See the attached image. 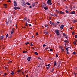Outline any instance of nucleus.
<instances>
[{
  "mask_svg": "<svg viewBox=\"0 0 77 77\" xmlns=\"http://www.w3.org/2000/svg\"><path fill=\"white\" fill-rule=\"evenodd\" d=\"M47 3L48 5H51L52 4L51 0H48L47 1Z\"/></svg>",
  "mask_w": 77,
  "mask_h": 77,
  "instance_id": "nucleus-1",
  "label": "nucleus"
},
{
  "mask_svg": "<svg viewBox=\"0 0 77 77\" xmlns=\"http://www.w3.org/2000/svg\"><path fill=\"white\" fill-rule=\"evenodd\" d=\"M55 33L56 35H59V31L58 30H56L55 31Z\"/></svg>",
  "mask_w": 77,
  "mask_h": 77,
  "instance_id": "nucleus-2",
  "label": "nucleus"
},
{
  "mask_svg": "<svg viewBox=\"0 0 77 77\" xmlns=\"http://www.w3.org/2000/svg\"><path fill=\"white\" fill-rule=\"evenodd\" d=\"M14 6H17V4L15 1H14Z\"/></svg>",
  "mask_w": 77,
  "mask_h": 77,
  "instance_id": "nucleus-3",
  "label": "nucleus"
},
{
  "mask_svg": "<svg viewBox=\"0 0 77 77\" xmlns=\"http://www.w3.org/2000/svg\"><path fill=\"white\" fill-rule=\"evenodd\" d=\"M14 9L15 10H17V9H20V8L19 7H14Z\"/></svg>",
  "mask_w": 77,
  "mask_h": 77,
  "instance_id": "nucleus-4",
  "label": "nucleus"
},
{
  "mask_svg": "<svg viewBox=\"0 0 77 77\" xmlns=\"http://www.w3.org/2000/svg\"><path fill=\"white\" fill-rule=\"evenodd\" d=\"M50 23L51 25L52 26L54 25V23H53V22H52L51 21H50Z\"/></svg>",
  "mask_w": 77,
  "mask_h": 77,
  "instance_id": "nucleus-5",
  "label": "nucleus"
},
{
  "mask_svg": "<svg viewBox=\"0 0 77 77\" xmlns=\"http://www.w3.org/2000/svg\"><path fill=\"white\" fill-rule=\"evenodd\" d=\"M5 37L4 35H2L0 36V39L1 40L3 39V38H4Z\"/></svg>",
  "mask_w": 77,
  "mask_h": 77,
  "instance_id": "nucleus-6",
  "label": "nucleus"
},
{
  "mask_svg": "<svg viewBox=\"0 0 77 77\" xmlns=\"http://www.w3.org/2000/svg\"><path fill=\"white\" fill-rule=\"evenodd\" d=\"M31 59V57H28L27 58V60L28 61H30V59Z\"/></svg>",
  "mask_w": 77,
  "mask_h": 77,
  "instance_id": "nucleus-7",
  "label": "nucleus"
},
{
  "mask_svg": "<svg viewBox=\"0 0 77 77\" xmlns=\"http://www.w3.org/2000/svg\"><path fill=\"white\" fill-rule=\"evenodd\" d=\"M63 27H64V25H62L60 26V28L61 29H63Z\"/></svg>",
  "mask_w": 77,
  "mask_h": 77,
  "instance_id": "nucleus-8",
  "label": "nucleus"
},
{
  "mask_svg": "<svg viewBox=\"0 0 77 77\" xmlns=\"http://www.w3.org/2000/svg\"><path fill=\"white\" fill-rule=\"evenodd\" d=\"M75 13V11H73L72 12L70 13H69V14H74Z\"/></svg>",
  "mask_w": 77,
  "mask_h": 77,
  "instance_id": "nucleus-9",
  "label": "nucleus"
},
{
  "mask_svg": "<svg viewBox=\"0 0 77 77\" xmlns=\"http://www.w3.org/2000/svg\"><path fill=\"white\" fill-rule=\"evenodd\" d=\"M12 35L10 34V35H9L8 36V37L9 38H12Z\"/></svg>",
  "mask_w": 77,
  "mask_h": 77,
  "instance_id": "nucleus-10",
  "label": "nucleus"
},
{
  "mask_svg": "<svg viewBox=\"0 0 77 77\" xmlns=\"http://www.w3.org/2000/svg\"><path fill=\"white\" fill-rule=\"evenodd\" d=\"M8 22H9V23H12V20H9L8 21Z\"/></svg>",
  "mask_w": 77,
  "mask_h": 77,
  "instance_id": "nucleus-11",
  "label": "nucleus"
},
{
  "mask_svg": "<svg viewBox=\"0 0 77 77\" xmlns=\"http://www.w3.org/2000/svg\"><path fill=\"white\" fill-rule=\"evenodd\" d=\"M46 6V5L45 4H44L43 5V8L45 7Z\"/></svg>",
  "mask_w": 77,
  "mask_h": 77,
  "instance_id": "nucleus-12",
  "label": "nucleus"
},
{
  "mask_svg": "<svg viewBox=\"0 0 77 77\" xmlns=\"http://www.w3.org/2000/svg\"><path fill=\"white\" fill-rule=\"evenodd\" d=\"M25 4H26L25 3L23 2L22 4V5L23 6H24L25 5Z\"/></svg>",
  "mask_w": 77,
  "mask_h": 77,
  "instance_id": "nucleus-13",
  "label": "nucleus"
},
{
  "mask_svg": "<svg viewBox=\"0 0 77 77\" xmlns=\"http://www.w3.org/2000/svg\"><path fill=\"white\" fill-rule=\"evenodd\" d=\"M60 14H64V12H63L62 11H60Z\"/></svg>",
  "mask_w": 77,
  "mask_h": 77,
  "instance_id": "nucleus-14",
  "label": "nucleus"
},
{
  "mask_svg": "<svg viewBox=\"0 0 77 77\" xmlns=\"http://www.w3.org/2000/svg\"><path fill=\"white\" fill-rule=\"evenodd\" d=\"M9 22H8V21H7L6 22V24L7 25H8L9 24Z\"/></svg>",
  "mask_w": 77,
  "mask_h": 77,
  "instance_id": "nucleus-15",
  "label": "nucleus"
},
{
  "mask_svg": "<svg viewBox=\"0 0 77 77\" xmlns=\"http://www.w3.org/2000/svg\"><path fill=\"white\" fill-rule=\"evenodd\" d=\"M44 8V9H45V10H47L48 9V8L46 7H44V8Z\"/></svg>",
  "mask_w": 77,
  "mask_h": 77,
  "instance_id": "nucleus-16",
  "label": "nucleus"
},
{
  "mask_svg": "<svg viewBox=\"0 0 77 77\" xmlns=\"http://www.w3.org/2000/svg\"><path fill=\"white\" fill-rule=\"evenodd\" d=\"M76 22H77V21L75 20H73V23H76Z\"/></svg>",
  "mask_w": 77,
  "mask_h": 77,
  "instance_id": "nucleus-17",
  "label": "nucleus"
},
{
  "mask_svg": "<svg viewBox=\"0 0 77 77\" xmlns=\"http://www.w3.org/2000/svg\"><path fill=\"white\" fill-rule=\"evenodd\" d=\"M34 54H35L36 55H38V53L37 52H35L34 53Z\"/></svg>",
  "mask_w": 77,
  "mask_h": 77,
  "instance_id": "nucleus-18",
  "label": "nucleus"
},
{
  "mask_svg": "<svg viewBox=\"0 0 77 77\" xmlns=\"http://www.w3.org/2000/svg\"><path fill=\"white\" fill-rule=\"evenodd\" d=\"M11 30H12V32H14V29H11Z\"/></svg>",
  "mask_w": 77,
  "mask_h": 77,
  "instance_id": "nucleus-19",
  "label": "nucleus"
},
{
  "mask_svg": "<svg viewBox=\"0 0 77 77\" xmlns=\"http://www.w3.org/2000/svg\"><path fill=\"white\" fill-rule=\"evenodd\" d=\"M65 12L67 13H69V11L67 10H66Z\"/></svg>",
  "mask_w": 77,
  "mask_h": 77,
  "instance_id": "nucleus-20",
  "label": "nucleus"
},
{
  "mask_svg": "<svg viewBox=\"0 0 77 77\" xmlns=\"http://www.w3.org/2000/svg\"><path fill=\"white\" fill-rule=\"evenodd\" d=\"M45 26L46 27L48 28V25H47V24H45Z\"/></svg>",
  "mask_w": 77,
  "mask_h": 77,
  "instance_id": "nucleus-21",
  "label": "nucleus"
},
{
  "mask_svg": "<svg viewBox=\"0 0 77 77\" xmlns=\"http://www.w3.org/2000/svg\"><path fill=\"white\" fill-rule=\"evenodd\" d=\"M32 6H33V7L35 6V3H33V4H32Z\"/></svg>",
  "mask_w": 77,
  "mask_h": 77,
  "instance_id": "nucleus-22",
  "label": "nucleus"
},
{
  "mask_svg": "<svg viewBox=\"0 0 77 77\" xmlns=\"http://www.w3.org/2000/svg\"><path fill=\"white\" fill-rule=\"evenodd\" d=\"M26 4H27V5H31V4H30L29 3L26 2Z\"/></svg>",
  "mask_w": 77,
  "mask_h": 77,
  "instance_id": "nucleus-23",
  "label": "nucleus"
},
{
  "mask_svg": "<svg viewBox=\"0 0 77 77\" xmlns=\"http://www.w3.org/2000/svg\"><path fill=\"white\" fill-rule=\"evenodd\" d=\"M8 35H9V34L8 33L7 34V35H6V39L7 38L8 36Z\"/></svg>",
  "mask_w": 77,
  "mask_h": 77,
  "instance_id": "nucleus-24",
  "label": "nucleus"
},
{
  "mask_svg": "<svg viewBox=\"0 0 77 77\" xmlns=\"http://www.w3.org/2000/svg\"><path fill=\"white\" fill-rule=\"evenodd\" d=\"M69 45H70V46H68V48H68V49H69L70 48V44Z\"/></svg>",
  "mask_w": 77,
  "mask_h": 77,
  "instance_id": "nucleus-25",
  "label": "nucleus"
},
{
  "mask_svg": "<svg viewBox=\"0 0 77 77\" xmlns=\"http://www.w3.org/2000/svg\"><path fill=\"white\" fill-rule=\"evenodd\" d=\"M27 19V18L26 17H25V18H24V20H24V21H25V20Z\"/></svg>",
  "mask_w": 77,
  "mask_h": 77,
  "instance_id": "nucleus-26",
  "label": "nucleus"
},
{
  "mask_svg": "<svg viewBox=\"0 0 77 77\" xmlns=\"http://www.w3.org/2000/svg\"><path fill=\"white\" fill-rule=\"evenodd\" d=\"M63 36H66V35L65 33H63Z\"/></svg>",
  "mask_w": 77,
  "mask_h": 77,
  "instance_id": "nucleus-27",
  "label": "nucleus"
},
{
  "mask_svg": "<svg viewBox=\"0 0 77 77\" xmlns=\"http://www.w3.org/2000/svg\"><path fill=\"white\" fill-rule=\"evenodd\" d=\"M45 33L46 35H48V34H49V32H45Z\"/></svg>",
  "mask_w": 77,
  "mask_h": 77,
  "instance_id": "nucleus-28",
  "label": "nucleus"
},
{
  "mask_svg": "<svg viewBox=\"0 0 77 77\" xmlns=\"http://www.w3.org/2000/svg\"><path fill=\"white\" fill-rule=\"evenodd\" d=\"M20 69H19L18 70L17 72L18 73H20Z\"/></svg>",
  "mask_w": 77,
  "mask_h": 77,
  "instance_id": "nucleus-29",
  "label": "nucleus"
},
{
  "mask_svg": "<svg viewBox=\"0 0 77 77\" xmlns=\"http://www.w3.org/2000/svg\"><path fill=\"white\" fill-rule=\"evenodd\" d=\"M30 44V43L29 42H27L26 43H25V44H26V45H27L28 44Z\"/></svg>",
  "mask_w": 77,
  "mask_h": 77,
  "instance_id": "nucleus-30",
  "label": "nucleus"
},
{
  "mask_svg": "<svg viewBox=\"0 0 77 77\" xmlns=\"http://www.w3.org/2000/svg\"><path fill=\"white\" fill-rule=\"evenodd\" d=\"M7 75V73H4V75H3V76H4L5 75Z\"/></svg>",
  "mask_w": 77,
  "mask_h": 77,
  "instance_id": "nucleus-31",
  "label": "nucleus"
},
{
  "mask_svg": "<svg viewBox=\"0 0 77 77\" xmlns=\"http://www.w3.org/2000/svg\"><path fill=\"white\" fill-rule=\"evenodd\" d=\"M76 42L75 41H74V42H73V43H74V45H76Z\"/></svg>",
  "mask_w": 77,
  "mask_h": 77,
  "instance_id": "nucleus-32",
  "label": "nucleus"
},
{
  "mask_svg": "<svg viewBox=\"0 0 77 77\" xmlns=\"http://www.w3.org/2000/svg\"><path fill=\"white\" fill-rule=\"evenodd\" d=\"M50 65V64H49L48 65H46V66H48Z\"/></svg>",
  "mask_w": 77,
  "mask_h": 77,
  "instance_id": "nucleus-33",
  "label": "nucleus"
},
{
  "mask_svg": "<svg viewBox=\"0 0 77 77\" xmlns=\"http://www.w3.org/2000/svg\"><path fill=\"white\" fill-rule=\"evenodd\" d=\"M56 58H57L58 57V54L57 53L56 54Z\"/></svg>",
  "mask_w": 77,
  "mask_h": 77,
  "instance_id": "nucleus-34",
  "label": "nucleus"
},
{
  "mask_svg": "<svg viewBox=\"0 0 77 77\" xmlns=\"http://www.w3.org/2000/svg\"><path fill=\"white\" fill-rule=\"evenodd\" d=\"M75 54H76L75 52H73V53H72V54H74V55H75Z\"/></svg>",
  "mask_w": 77,
  "mask_h": 77,
  "instance_id": "nucleus-35",
  "label": "nucleus"
},
{
  "mask_svg": "<svg viewBox=\"0 0 77 77\" xmlns=\"http://www.w3.org/2000/svg\"><path fill=\"white\" fill-rule=\"evenodd\" d=\"M43 47L46 46V45L45 44H44V45H43Z\"/></svg>",
  "mask_w": 77,
  "mask_h": 77,
  "instance_id": "nucleus-36",
  "label": "nucleus"
},
{
  "mask_svg": "<svg viewBox=\"0 0 77 77\" xmlns=\"http://www.w3.org/2000/svg\"><path fill=\"white\" fill-rule=\"evenodd\" d=\"M11 34H13L14 33V32L12 31H11Z\"/></svg>",
  "mask_w": 77,
  "mask_h": 77,
  "instance_id": "nucleus-37",
  "label": "nucleus"
},
{
  "mask_svg": "<svg viewBox=\"0 0 77 77\" xmlns=\"http://www.w3.org/2000/svg\"><path fill=\"white\" fill-rule=\"evenodd\" d=\"M70 53V52H69V51H68V52H66V54H69Z\"/></svg>",
  "mask_w": 77,
  "mask_h": 77,
  "instance_id": "nucleus-38",
  "label": "nucleus"
},
{
  "mask_svg": "<svg viewBox=\"0 0 77 77\" xmlns=\"http://www.w3.org/2000/svg\"><path fill=\"white\" fill-rule=\"evenodd\" d=\"M33 46V45L32 44V43H31V46Z\"/></svg>",
  "mask_w": 77,
  "mask_h": 77,
  "instance_id": "nucleus-39",
  "label": "nucleus"
},
{
  "mask_svg": "<svg viewBox=\"0 0 77 77\" xmlns=\"http://www.w3.org/2000/svg\"><path fill=\"white\" fill-rule=\"evenodd\" d=\"M49 51H53V49H50V50H49Z\"/></svg>",
  "mask_w": 77,
  "mask_h": 77,
  "instance_id": "nucleus-40",
  "label": "nucleus"
},
{
  "mask_svg": "<svg viewBox=\"0 0 77 77\" xmlns=\"http://www.w3.org/2000/svg\"><path fill=\"white\" fill-rule=\"evenodd\" d=\"M27 51H23V53H26L27 52Z\"/></svg>",
  "mask_w": 77,
  "mask_h": 77,
  "instance_id": "nucleus-41",
  "label": "nucleus"
},
{
  "mask_svg": "<svg viewBox=\"0 0 77 77\" xmlns=\"http://www.w3.org/2000/svg\"><path fill=\"white\" fill-rule=\"evenodd\" d=\"M4 6H7V4H4Z\"/></svg>",
  "mask_w": 77,
  "mask_h": 77,
  "instance_id": "nucleus-42",
  "label": "nucleus"
},
{
  "mask_svg": "<svg viewBox=\"0 0 77 77\" xmlns=\"http://www.w3.org/2000/svg\"><path fill=\"white\" fill-rule=\"evenodd\" d=\"M30 20L29 19H28V22H29V23H30Z\"/></svg>",
  "mask_w": 77,
  "mask_h": 77,
  "instance_id": "nucleus-43",
  "label": "nucleus"
},
{
  "mask_svg": "<svg viewBox=\"0 0 77 77\" xmlns=\"http://www.w3.org/2000/svg\"><path fill=\"white\" fill-rule=\"evenodd\" d=\"M48 48H49L48 47H47L45 48V50H48Z\"/></svg>",
  "mask_w": 77,
  "mask_h": 77,
  "instance_id": "nucleus-44",
  "label": "nucleus"
},
{
  "mask_svg": "<svg viewBox=\"0 0 77 77\" xmlns=\"http://www.w3.org/2000/svg\"><path fill=\"white\" fill-rule=\"evenodd\" d=\"M11 74L12 75H14V73L13 72H12V73H11Z\"/></svg>",
  "mask_w": 77,
  "mask_h": 77,
  "instance_id": "nucleus-45",
  "label": "nucleus"
},
{
  "mask_svg": "<svg viewBox=\"0 0 77 77\" xmlns=\"http://www.w3.org/2000/svg\"><path fill=\"white\" fill-rule=\"evenodd\" d=\"M56 64H57V63L55 62V63L54 64V66H55L56 65Z\"/></svg>",
  "mask_w": 77,
  "mask_h": 77,
  "instance_id": "nucleus-46",
  "label": "nucleus"
},
{
  "mask_svg": "<svg viewBox=\"0 0 77 77\" xmlns=\"http://www.w3.org/2000/svg\"><path fill=\"white\" fill-rule=\"evenodd\" d=\"M67 42V40H64V42Z\"/></svg>",
  "mask_w": 77,
  "mask_h": 77,
  "instance_id": "nucleus-47",
  "label": "nucleus"
},
{
  "mask_svg": "<svg viewBox=\"0 0 77 77\" xmlns=\"http://www.w3.org/2000/svg\"><path fill=\"white\" fill-rule=\"evenodd\" d=\"M64 51V49H62V52H63V51Z\"/></svg>",
  "mask_w": 77,
  "mask_h": 77,
  "instance_id": "nucleus-48",
  "label": "nucleus"
},
{
  "mask_svg": "<svg viewBox=\"0 0 77 77\" xmlns=\"http://www.w3.org/2000/svg\"><path fill=\"white\" fill-rule=\"evenodd\" d=\"M74 34H75V32H72V35H74Z\"/></svg>",
  "mask_w": 77,
  "mask_h": 77,
  "instance_id": "nucleus-49",
  "label": "nucleus"
},
{
  "mask_svg": "<svg viewBox=\"0 0 77 77\" xmlns=\"http://www.w3.org/2000/svg\"><path fill=\"white\" fill-rule=\"evenodd\" d=\"M54 69H52V72H53L54 71Z\"/></svg>",
  "mask_w": 77,
  "mask_h": 77,
  "instance_id": "nucleus-50",
  "label": "nucleus"
},
{
  "mask_svg": "<svg viewBox=\"0 0 77 77\" xmlns=\"http://www.w3.org/2000/svg\"><path fill=\"white\" fill-rule=\"evenodd\" d=\"M68 48H67L66 47V50H68Z\"/></svg>",
  "mask_w": 77,
  "mask_h": 77,
  "instance_id": "nucleus-51",
  "label": "nucleus"
},
{
  "mask_svg": "<svg viewBox=\"0 0 77 77\" xmlns=\"http://www.w3.org/2000/svg\"><path fill=\"white\" fill-rule=\"evenodd\" d=\"M58 67L60 68V65H58L57 67V68H58Z\"/></svg>",
  "mask_w": 77,
  "mask_h": 77,
  "instance_id": "nucleus-52",
  "label": "nucleus"
},
{
  "mask_svg": "<svg viewBox=\"0 0 77 77\" xmlns=\"http://www.w3.org/2000/svg\"><path fill=\"white\" fill-rule=\"evenodd\" d=\"M29 26L30 27L32 26V25L31 24H29Z\"/></svg>",
  "mask_w": 77,
  "mask_h": 77,
  "instance_id": "nucleus-53",
  "label": "nucleus"
},
{
  "mask_svg": "<svg viewBox=\"0 0 77 77\" xmlns=\"http://www.w3.org/2000/svg\"><path fill=\"white\" fill-rule=\"evenodd\" d=\"M76 38H77V35H76L75 36Z\"/></svg>",
  "mask_w": 77,
  "mask_h": 77,
  "instance_id": "nucleus-54",
  "label": "nucleus"
},
{
  "mask_svg": "<svg viewBox=\"0 0 77 77\" xmlns=\"http://www.w3.org/2000/svg\"><path fill=\"white\" fill-rule=\"evenodd\" d=\"M38 35V32H37V33H36V35Z\"/></svg>",
  "mask_w": 77,
  "mask_h": 77,
  "instance_id": "nucleus-55",
  "label": "nucleus"
},
{
  "mask_svg": "<svg viewBox=\"0 0 77 77\" xmlns=\"http://www.w3.org/2000/svg\"><path fill=\"white\" fill-rule=\"evenodd\" d=\"M8 2H11V0H9L8 1Z\"/></svg>",
  "mask_w": 77,
  "mask_h": 77,
  "instance_id": "nucleus-56",
  "label": "nucleus"
},
{
  "mask_svg": "<svg viewBox=\"0 0 77 77\" xmlns=\"http://www.w3.org/2000/svg\"><path fill=\"white\" fill-rule=\"evenodd\" d=\"M35 3H36V4H38V2H36Z\"/></svg>",
  "mask_w": 77,
  "mask_h": 77,
  "instance_id": "nucleus-57",
  "label": "nucleus"
},
{
  "mask_svg": "<svg viewBox=\"0 0 77 77\" xmlns=\"http://www.w3.org/2000/svg\"><path fill=\"white\" fill-rule=\"evenodd\" d=\"M28 24H26L25 25L26 26H28Z\"/></svg>",
  "mask_w": 77,
  "mask_h": 77,
  "instance_id": "nucleus-58",
  "label": "nucleus"
},
{
  "mask_svg": "<svg viewBox=\"0 0 77 77\" xmlns=\"http://www.w3.org/2000/svg\"><path fill=\"white\" fill-rule=\"evenodd\" d=\"M57 23H58V24H59V23H60V22H59V21H58V22H57Z\"/></svg>",
  "mask_w": 77,
  "mask_h": 77,
  "instance_id": "nucleus-59",
  "label": "nucleus"
},
{
  "mask_svg": "<svg viewBox=\"0 0 77 77\" xmlns=\"http://www.w3.org/2000/svg\"><path fill=\"white\" fill-rule=\"evenodd\" d=\"M75 69L77 71V67L75 68Z\"/></svg>",
  "mask_w": 77,
  "mask_h": 77,
  "instance_id": "nucleus-60",
  "label": "nucleus"
},
{
  "mask_svg": "<svg viewBox=\"0 0 77 77\" xmlns=\"http://www.w3.org/2000/svg\"><path fill=\"white\" fill-rule=\"evenodd\" d=\"M68 38V37H67V36H66V37H65V38Z\"/></svg>",
  "mask_w": 77,
  "mask_h": 77,
  "instance_id": "nucleus-61",
  "label": "nucleus"
},
{
  "mask_svg": "<svg viewBox=\"0 0 77 77\" xmlns=\"http://www.w3.org/2000/svg\"><path fill=\"white\" fill-rule=\"evenodd\" d=\"M70 29L71 30H72V27H71Z\"/></svg>",
  "mask_w": 77,
  "mask_h": 77,
  "instance_id": "nucleus-62",
  "label": "nucleus"
},
{
  "mask_svg": "<svg viewBox=\"0 0 77 77\" xmlns=\"http://www.w3.org/2000/svg\"><path fill=\"white\" fill-rule=\"evenodd\" d=\"M38 58L39 59H41V58H40V57H38Z\"/></svg>",
  "mask_w": 77,
  "mask_h": 77,
  "instance_id": "nucleus-63",
  "label": "nucleus"
},
{
  "mask_svg": "<svg viewBox=\"0 0 77 77\" xmlns=\"http://www.w3.org/2000/svg\"><path fill=\"white\" fill-rule=\"evenodd\" d=\"M26 77H28V75H26Z\"/></svg>",
  "mask_w": 77,
  "mask_h": 77,
  "instance_id": "nucleus-64",
  "label": "nucleus"
}]
</instances>
